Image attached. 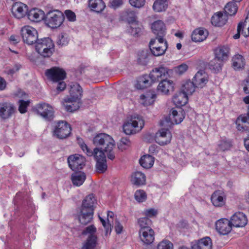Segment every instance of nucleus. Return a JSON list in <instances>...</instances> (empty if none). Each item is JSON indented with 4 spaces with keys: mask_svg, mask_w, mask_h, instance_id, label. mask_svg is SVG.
<instances>
[{
    "mask_svg": "<svg viewBox=\"0 0 249 249\" xmlns=\"http://www.w3.org/2000/svg\"><path fill=\"white\" fill-rule=\"evenodd\" d=\"M95 203L96 200L93 194H90L84 198L77 213L78 220L81 224L86 225L91 221Z\"/></svg>",
    "mask_w": 249,
    "mask_h": 249,
    "instance_id": "nucleus-1",
    "label": "nucleus"
},
{
    "mask_svg": "<svg viewBox=\"0 0 249 249\" xmlns=\"http://www.w3.org/2000/svg\"><path fill=\"white\" fill-rule=\"evenodd\" d=\"M35 49L42 57H49L54 51V45L49 37L40 38L36 43Z\"/></svg>",
    "mask_w": 249,
    "mask_h": 249,
    "instance_id": "nucleus-2",
    "label": "nucleus"
},
{
    "mask_svg": "<svg viewBox=\"0 0 249 249\" xmlns=\"http://www.w3.org/2000/svg\"><path fill=\"white\" fill-rule=\"evenodd\" d=\"M84 152H86L88 156H94L96 160V167L99 173H104L107 168L106 156L103 151L100 150L98 148H95L92 152L87 146V148L82 149Z\"/></svg>",
    "mask_w": 249,
    "mask_h": 249,
    "instance_id": "nucleus-3",
    "label": "nucleus"
},
{
    "mask_svg": "<svg viewBox=\"0 0 249 249\" xmlns=\"http://www.w3.org/2000/svg\"><path fill=\"white\" fill-rule=\"evenodd\" d=\"M184 117V112L181 108H179L178 110L172 108L169 116L161 120L160 124L162 126L172 127L173 125L178 124L182 122Z\"/></svg>",
    "mask_w": 249,
    "mask_h": 249,
    "instance_id": "nucleus-4",
    "label": "nucleus"
},
{
    "mask_svg": "<svg viewBox=\"0 0 249 249\" xmlns=\"http://www.w3.org/2000/svg\"><path fill=\"white\" fill-rule=\"evenodd\" d=\"M64 17L59 10H51L45 15V22L46 25L52 28L59 27L63 22Z\"/></svg>",
    "mask_w": 249,
    "mask_h": 249,
    "instance_id": "nucleus-5",
    "label": "nucleus"
},
{
    "mask_svg": "<svg viewBox=\"0 0 249 249\" xmlns=\"http://www.w3.org/2000/svg\"><path fill=\"white\" fill-rule=\"evenodd\" d=\"M149 48L152 54L155 56H159L164 54L167 49V42L161 37L152 38L149 44Z\"/></svg>",
    "mask_w": 249,
    "mask_h": 249,
    "instance_id": "nucleus-6",
    "label": "nucleus"
},
{
    "mask_svg": "<svg viewBox=\"0 0 249 249\" xmlns=\"http://www.w3.org/2000/svg\"><path fill=\"white\" fill-rule=\"evenodd\" d=\"M20 33L23 42L28 45L36 43L38 39L37 31L30 26L25 25L22 27Z\"/></svg>",
    "mask_w": 249,
    "mask_h": 249,
    "instance_id": "nucleus-7",
    "label": "nucleus"
},
{
    "mask_svg": "<svg viewBox=\"0 0 249 249\" xmlns=\"http://www.w3.org/2000/svg\"><path fill=\"white\" fill-rule=\"evenodd\" d=\"M35 109L37 114L46 121H50L54 118V109L48 104L39 103L36 105Z\"/></svg>",
    "mask_w": 249,
    "mask_h": 249,
    "instance_id": "nucleus-8",
    "label": "nucleus"
},
{
    "mask_svg": "<svg viewBox=\"0 0 249 249\" xmlns=\"http://www.w3.org/2000/svg\"><path fill=\"white\" fill-rule=\"evenodd\" d=\"M171 71L167 68L160 67L156 68L150 73L149 77L151 82H157L168 79Z\"/></svg>",
    "mask_w": 249,
    "mask_h": 249,
    "instance_id": "nucleus-9",
    "label": "nucleus"
},
{
    "mask_svg": "<svg viewBox=\"0 0 249 249\" xmlns=\"http://www.w3.org/2000/svg\"><path fill=\"white\" fill-rule=\"evenodd\" d=\"M167 126H163L156 134L155 141L160 145H164L170 142L172 136L169 128Z\"/></svg>",
    "mask_w": 249,
    "mask_h": 249,
    "instance_id": "nucleus-10",
    "label": "nucleus"
},
{
    "mask_svg": "<svg viewBox=\"0 0 249 249\" xmlns=\"http://www.w3.org/2000/svg\"><path fill=\"white\" fill-rule=\"evenodd\" d=\"M71 128L66 122L59 121L53 131L54 135L58 138L63 139L67 138L71 134Z\"/></svg>",
    "mask_w": 249,
    "mask_h": 249,
    "instance_id": "nucleus-11",
    "label": "nucleus"
},
{
    "mask_svg": "<svg viewBox=\"0 0 249 249\" xmlns=\"http://www.w3.org/2000/svg\"><path fill=\"white\" fill-rule=\"evenodd\" d=\"M67 160L69 167L73 171L81 169L85 165V159L79 154L70 155Z\"/></svg>",
    "mask_w": 249,
    "mask_h": 249,
    "instance_id": "nucleus-12",
    "label": "nucleus"
},
{
    "mask_svg": "<svg viewBox=\"0 0 249 249\" xmlns=\"http://www.w3.org/2000/svg\"><path fill=\"white\" fill-rule=\"evenodd\" d=\"M45 75L49 79L53 82H58L65 78L66 72L63 69L54 67L47 70Z\"/></svg>",
    "mask_w": 249,
    "mask_h": 249,
    "instance_id": "nucleus-13",
    "label": "nucleus"
},
{
    "mask_svg": "<svg viewBox=\"0 0 249 249\" xmlns=\"http://www.w3.org/2000/svg\"><path fill=\"white\" fill-rule=\"evenodd\" d=\"M16 112L15 106L10 102L0 103V117L3 119H8Z\"/></svg>",
    "mask_w": 249,
    "mask_h": 249,
    "instance_id": "nucleus-14",
    "label": "nucleus"
},
{
    "mask_svg": "<svg viewBox=\"0 0 249 249\" xmlns=\"http://www.w3.org/2000/svg\"><path fill=\"white\" fill-rule=\"evenodd\" d=\"M215 229L219 233H229L232 230V225L230 220L226 218H221L215 222Z\"/></svg>",
    "mask_w": 249,
    "mask_h": 249,
    "instance_id": "nucleus-15",
    "label": "nucleus"
},
{
    "mask_svg": "<svg viewBox=\"0 0 249 249\" xmlns=\"http://www.w3.org/2000/svg\"><path fill=\"white\" fill-rule=\"evenodd\" d=\"M27 6L21 2H15L12 7L13 16L18 19L23 18L27 14Z\"/></svg>",
    "mask_w": 249,
    "mask_h": 249,
    "instance_id": "nucleus-16",
    "label": "nucleus"
},
{
    "mask_svg": "<svg viewBox=\"0 0 249 249\" xmlns=\"http://www.w3.org/2000/svg\"><path fill=\"white\" fill-rule=\"evenodd\" d=\"M230 221L233 227H244L247 225L248 220L244 213L237 212L231 217Z\"/></svg>",
    "mask_w": 249,
    "mask_h": 249,
    "instance_id": "nucleus-17",
    "label": "nucleus"
},
{
    "mask_svg": "<svg viewBox=\"0 0 249 249\" xmlns=\"http://www.w3.org/2000/svg\"><path fill=\"white\" fill-rule=\"evenodd\" d=\"M192 249H211L212 243L209 237H205L198 240H195L191 242Z\"/></svg>",
    "mask_w": 249,
    "mask_h": 249,
    "instance_id": "nucleus-18",
    "label": "nucleus"
},
{
    "mask_svg": "<svg viewBox=\"0 0 249 249\" xmlns=\"http://www.w3.org/2000/svg\"><path fill=\"white\" fill-rule=\"evenodd\" d=\"M153 33L156 36V38L164 37L166 34V29L164 23L161 20H157L153 22L151 27Z\"/></svg>",
    "mask_w": 249,
    "mask_h": 249,
    "instance_id": "nucleus-19",
    "label": "nucleus"
},
{
    "mask_svg": "<svg viewBox=\"0 0 249 249\" xmlns=\"http://www.w3.org/2000/svg\"><path fill=\"white\" fill-rule=\"evenodd\" d=\"M138 224L140 227L139 233H154L151 228L152 221L147 217H142L138 219Z\"/></svg>",
    "mask_w": 249,
    "mask_h": 249,
    "instance_id": "nucleus-20",
    "label": "nucleus"
},
{
    "mask_svg": "<svg viewBox=\"0 0 249 249\" xmlns=\"http://www.w3.org/2000/svg\"><path fill=\"white\" fill-rule=\"evenodd\" d=\"M174 84L173 81L168 79L160 82L157 90L162 94L168 95L174 90Z\"/></svg>",
    "mask_w": 249,
    "mask_h": 249,
    "instance_id": "nucleus-21",
    "label": "nucleus"
},
{
    "mask_svg": "<svg viewBox=\"0 0 249 249\" xmlns=\"http://www.w3.org/2000/svg\"><path fill=\"white\" fill-rule=\"evenodd\" d=\"M193 82L196 88H202L208 82V75L204 71H199L195 74Z\"/></svg>",
    "mask_w": 249,
    "mask_h": 249,
    "instance_id": "nucleus-22",
    "label": "nucleus"
},
{
    "mask_svg": "<svg viewBox=\"0 0 249 249\" xmlns=\"http://www.w3.org/2000/svg\"><path fill=\"white\" fill-rule=\"evenodd\" d=\"M237 33L234 36L235 39H238L240 37L241 33L245 36H249V18L247 17L244 22H240L237 26Z\"/></svg>",
    "mask_w": 249,
    "mask_h": 249,
    "instance_id": "nucleus-23",
    "label": "nucleus"
},
{
    "mask_svg": "<svg viewBox=\"0 0 249 249\" xmlns=\"http://www.w3.org/2000/svg\"><path fill=\"white\" fill-rule=\"evenodd\" d=\"M228 17L226 13L222 12L215 13L211 18L212 24L217 27L224 25L228 21Z\"/></svg>",
    "mask_w": 249,
    "mask_h": 249,
    "instance_id": "nucleus-24",
    "label": "nucleus"
},
{
    "mask_svg": "<svg viewBox=\"0 0 249 249\" xmlns=\"http://www.w3.org/2000/svg\"><path fill=\"white\" fill-rule=\"evenodd\" d=\"M28 19L33 22H39L44 19L45 15L44 12L38 8L31 9L27 14Z\"/></svg>",
    "mask_w": 249,
    "mask_h": 249,
    "instance_id": "nucleus-25",
    "label": "nucleus"
},
{
    "mask_svg": "<svg viewBox=\"0 0 249 249\" xmlns=\"http://www.w3.org/2000/svg\"><path fill=\"white\" fill-rule=\"evenodd\" d=\"M80 100L67 97L64 99L63 106L67 111L73 112L79 108Z\"/></svg>",
    "mask_w": 249,
    "mask_h": 249,
    "instance_id": "nucleus-26",
    "label": "nucleus"
},
{
    "mask_svg": "<svg viewBox=\"0 0 249 249\" xmlns=\"http://www.w3.org/2000/svg\"><path fill=\"white\" fill-rule=\"evenodd\" d=\"M89 7L91 11L101 13L105 9L106 4L103 0H89Z\"/></svg>",
    "mask_w": 249,
    "mask_h": 249,
    "instance_id": "nucleus-27",
    "label": "nucleus"
},
{
    "mask_svg": "<svg viewBox=\"0 0 249 249\" xmlns=\"http://www.w3.org/2000/svg\"><path fill=\"white\" fill-rule=\"evenodd\" d=\"M82 93V89L79 84L77 83H71L70 84V95L69 97L81 100Z\"/></svg>",
    "mask_w": 249,
    "mask_h": 249,
    "instance_id": "nucleus-28",
    "label": "nucleus"
},
{
    "mask_svg": "<svg viewBox=\"0 0 249 249\" xmlns=\"http://www.w3.org/2000/svg\"><path fill=\"white\" fill-rule=\"evenodd\" d=\"M129 121L137 132L140 131L144 126V120L141 116L138 114L131 116Z\"/></svg>",
    "mask_w": 249,
    "mask_h": 249,
    "instance_id": "nucleus-29",
    "label": "nucleus"
},
{
    "mask_svg": "<svg viewBox=\"0 0 249 249\" xmlns=\"http://www.w3.org/2000/svg\"><path fill=\"white\" fill-rule=\"evenodd\" d=\"M208 33L206 30L198 28L195 30L192 34V40L194 42H201L206 39Z\"/></svg>",
    "mask_w": 249,
    "mask_h": 249,
    "instance_id": "nucleus-30",
    "label": "nucleus"
},
{
    "mask_svg": "<svg viewBox=\"0 0 249 249\" xmlns=\"http://www.w3.org/2000/svg\"><path fill=\"white\" fill-rule=\"evenodd\" d=\"M188 95L185 93L179 91L176 93L173 98V101L177 107L184 106L188 101Z\"/></svg>",
    "mask_w": 249,
    "mask_h": 249,
    "instance_id": "nucleus-31",
    "label": "nucleus"
},
{
    "mask_svg": "<svg viewBox=\"0 0 249 249\" xmlns=\"http://www.w3.org/2000/svg\"><path fill=\"white\" fill-rule=\"evenodd\" d=\"M131 181L135 185H142L145 184L146 177L143 173L136 171L132 174Z\"/></svg>",
    "mask_w": 249,
    "mask_h": 249,
    "instance_id": "nucleus-32",
    "label": "nucleus"
},
{
    "mask_svg": "<svg viewBox=\"0 0 249 249\" xmlns=\"http://www.w3.org/2000/svg\"><path fill=\"white\" fill-rule=\"evenodd\" d=\"M229 53V48L224 46H219L214 50V54L215 58L220 61H224L228 58Z\"/></svg>",
    "mask_w": 249,
    "mask_h": 249,
    "instance_id": "nucleus-33",
    "label": "nucleus"
},
{
    "mask_svg": "<svg viewBox=\"0 0 249 249\" xmlns=\"http://www.w3.org/2000/svg\"><path fill=\"white\" fill-rule=\"evenodd\" d=\"M211 201L213 205L216 207H221L225 204L224 195L220 191L215 192L211 196Z\"/></svg>",
    "mask_w": 249,
    "mask_h": 249,
    "instance_id": "nucleus-34",
    "label": "nucleus"
},
{
    "mask_svg": "<svg viewBox=\"0 0 249 249\" xmlns=\"http://www.w3.org/2000/svg\"><path fill=\"white\" fill-rule=\"evenodd\" d=\"M156 98V94L154 91H148L140 96V103L144 106L152 104Z\"/></svg>",
    "mask_w": 249,
    "mask_h": 249,
    "instance_id": "nucleus-35",
    "label": "nucleus"
},
{
    "mask_svg": "<svg viewBox=\"0 0 249 249\" xmlns=\"http://www.w3.org/2000/svg\"><path fill=\"white\" fill-rule=\"evenodd\" d=\"M97 243L96 234H89L83 244L82 249H95Z\"/></svg>",
    "mask_w": 249,
    "mask_h": 249,
    "instance_id": "nucleus-36",
    "label": "nucleus"
},
{
    "mask_svg": "<svg viewBox=\"0 0 249 249\" xmlns=\"http://www.w3.org/2000/svg\"><path fill=\"white\" fill-rule=\"evenodd\" d=\"M142 26L138 21H136L129 24L127 27V31L132 36H138L140 35Z\"/></svg>",
    "mask_w": 249,
    "mask_h": 249,
    "instance_id": "nucleus-37",
    "label": "nucleus"
},
{
    "mask_svg": "<svg viewBox=\"0 0 249 249\" xmlns=\"http://www.w3.org/2000/svg\"><path fill=\"white\" fill-rule=\"evenodd\" d=\"M139 163L143 168L149 169L154 164V158L149 155H143L139 160Z\"/></svg>",
    "mask_w": 249,
    "mask_h": 249,
    "instance_id": "nucleus-38",
    "label": "nucleus"
},
{
    "mask_svg": "<svg viewBox=\"0 0 249 249\" xmlns=\"http://www.w3.org/2000/svg\"><path fill=\"white\" fill-rule=\"evenodd\" d=\"M122 20L128 23L129 24L137 21L136 13L131 10L124 11L121 16Z\"/></svg>",
    "mask_w": 249,
    "mask_h": 249,
    "instance_id": "nucleus-39",
    "label": "nucleus"
},
{
    "mask_svg": "<svg viewBox=\"0 0 249 249\" xmlns=\"http://www.w3.org/2000/svg\"><path fill=\"white\" fill-rule=\"evenodd\" d=\"M86 178V176L85 174L81 172L73 173L71 177L73 185L77 186H80L82 185Z\"/></svg>",
    "mask_w": 249,
    "mask_h": 249,
    "instance_id": "nucleus-40",
    "label": "nucleus"
},
{
    "mask_svg": "<svg viewBox=\"0 0 249 249\" xmlns=\"http://www.w3.org/2000/svg\"><path fill=\"white\" fill-rule=\"evenodd\" d=\"M195 88L196 87L193 81L187 80L182 83L181 91L185 93L187 95H191L195 91Z\"/></svg>",
    "mask_w": 249,
    "mask_h": 249,
    "instance_id": "nucleus-41",
    "label": "nucleus"
},
{
    "mask_svg": "<svg viewBox=\"0 0 249 249\" xmlns=\"http://www.w3.org/2000/svg\"><path fill=\"white\" fill-rule=\"evenodd\" d=\"M151 55L149 54L147 51H142L138 53V63L141 65H146L149 62Z\"/></svg>",
    "mask_w": 249,
    "mask_h": 249,
    "instance_id": "nucleus-42",
    "label": "nucleus"
},
{
    "mask_svg": "<svg viewBox=\"0 0 249 249\" xmlns=\"http://www.w3.org/2000/svg\"><path fill=\"white\" fill-rule=\"evenodd\" d=\"M232 66L235 70L242 69L245 65L244 59L240 54H236L232 57Z\"/></svg>",
    "mask_w": 249,
    "mask_h": 249,
    "instance_id": "nucleus-43",
    "label": "nucleus"
},
{
    "mask_svg": "<svg viewBox=\"0 0 249 249\" xmlns=\"http://www.w3.org/2000/svg\"><path fill=\"white\" fill-rule=\"evenodd\" d=\"M168 5V2L166 1L156 0L153 5V9L156 12H161L165 11Z\"/></svg>",
    "mask_w": 249,
    "mask_h": 249,
    "instance_id": "nucleus-44",
    "label": "nucleus"
},
{
    "mask_svg": "<svg viewBox=\"0 0 249 249\" xmlns=\"http://www.w3.org/2000/svg\"><path fill=\"white\" fill-rule=\"evenodd\" d=\"M238 10L237 4L233 2H229L225 6L224 13H226L227 15L232 16L235 15Z\"/></svg>",
    "mask_w": 249,
    "mask_h": 249,
    "instance_id": "nucleus-45",
    "label": "nucleus"
},
{
    "mask_svg": "<svg viewBox=\"0 0 249 249\" xmlns=\"http://www.w3.org/2000/svg\"><path fill=\"white\" fill-rule=\"evenodd\" d=\"M223 62L217 59V58H214L210 62L209 68L215 72L219 71L221 69Z\"/></svg>",
    "mask_w": 249,
    "mask_h": 249,
    "instance_id": "nucleus-46",
    "label": "nucleus"
},
{
    "mask_svg": "<svg viewBox=\"0 0 249 249\" xmlns=\"http://www.w3.org/2000/svg\"><path fill=\"white\" fill-rule=\"evenodd\" d=\"M109 138V135L105 133L97 135L93 139V143L96 145H103Z\"/></svg>",
    "mask_w": 249,
    "mask_h": 249,
    "instance_id": "nucleus-47",
    "label": "nucleus"
},
{
    "mask_svg": "<svg viewBox=\"0 0 249 249\" xmlns=\"http://www.w3.org/2000/svg\"><path fill=\"white\" fill-rule=\"evenodd\" d=\"M135 199L139 202H142L146 200L147 195L142 190H137L134 195Z\"/></svg>",
    "mask_w": 249,
    "mask_h": 249,
    "instance_id": "nucleus-48",
    "label": "nucleus"
},
{
    "mask_svg": "<svg viewBox=\"0 0 249 249\" xmlns=\"http://www.w3.org/2000/svg\"><path fill=\"white\" fill-rule=\"evenodd\" d=\"M30 103V100L24 101L19 100L18 102V111L21 114L25 113L27 112V108Z\"/></svg>",
    "mask_w": 249,
    "mask_h": 249,
    "instance_id": "nucleus-49",
    "label": "nucleus"
},
{
    "mask_svg": "<svg viewBox=\"0 0 249 249\" xmlns=\"http://www.w3.org/2000/svg\"><path fill=\"white\" fill-rule=\"evenodd\" d=\"M134 128V127L132 126L129 121L125 123L123 126L124 131L127 135H131L137 133Z\"/></svg>",
    "mask_w": 249,
    "mask_h": 249,
    "instance_id": "nucleus-50",
    "label": "nucleus"
},
{
    "mask_svg": "<svg viewBox=\"0 0 249 249\" xmlns=\"http://www.w3.org/2000/svg\"><path fill=\"white\" fill-rule=\"evenodd\" d=\"M154 234H140L141 240L145 244H151L154 240Z\"/></svg>",
    "mask_w": 249,
    "mask_h": 249,
    "instance_id": "nucleus-51",
    "label": "nucleus"
},
{
    "mask_svg": "<svg viewBox=\"0 0 249 249\" xmlns=\"http://www.w3.org/2000/svg\"><path fill=\"white\" fill-rule=\"evenodd\" d=\"M69 41L67 36L66 34H62L58 36L56 43L57 45L62 47L67 45L69 43Z\"/></svg>",
    "mask_w": 249,
    "mask_h": 249,
    "instance_id": "nucleus-52",
    "label": "nucleus"
},
{
    "mask_svg": "<svg viewBox=\"0 0 249 249\" xmlns=\"http://www.w3.org/2000/svg\"><path fill=\"white\" fill-rule=\"evenodd\" d=\"M142 213L145 217H153L156 216L158 214L157 210L154 208H150L144 210Z\"/></svg>",
    "mask_w": 249,
    "mask_h": 249,
    "instance_id": "nucleus-53",
    "label": "nucleus"
},
{
    "mask_svg": "<svg viewBox=\"0 0 249 249\" xmlns=\"http://www.w3.org/2000/svg\"><path fill=\"white\" fill-rule=\"evenodd\" d=\"M173 244L167 240H163L158 246V249H173Z\"/></svg>",
    "mask_w": 249,
    "mask_h": 249,
    "instance_id": "nucleus-54",
    "label": "nucleus"
},
{
    "mask_svg": "<svg viewBox=\"0 0 249 249\" xmlns=\"http://www.w3.org/2000/svg\"><path fill=\"white\" fill-rule=\"evenodd\" d=\"M188 69V66L186 64L183 63L176 67L174 69L175 71L178 75H182L185 73Z\"/></svg>",
    "mask_w": 249,
    "mask_h": 249,
    "instance_id": "nucleus-55",
    "label": "nucleus"
},
{
    "mask_svg": "<svg viewBox=\"0 0 249 249\" xmlns=\"http://www.w3.org/2000/svg\"><path fill=\"white\" fill-rule=\"evenodd\" d=\"M231 143L230 141L226 139H223L220 141L218 145L221 150L225 151L229 149L231 146Z\"/></svg>",
    "mask_w": 249,
    "mask_h": 249,
    "instance_id": "nucleus-56",
    "label": "nucleus"
},
{
    "mask_svg": "<svg viewBox=\"0 0 249 249\" xmlns=\"http://www.w3.org/2000/svg\"><path fill=\"white\" fill-rule=\"evenodd\" d=\"M129 3L132 6L139 8L144 5L145 0H129Z\"/></svg>",
    "mask_w": 249,
    "mask_h": 249,
    "instance_id": "nucleus-57",
    "label": "nucleus"
},
{
    "mask_svg": "<svg viewBox=\"0 0 249 249\" xmlns=\"http://www.w3.org/2000/svg\"><path fill=\"white\" fill-rule=\"evenodd\" d=\"M66 18L69 21H74L76 19V16L74 12L70 10H67L65 11Z\"/></svg>",
    "mask_w": 249,
    "mask_h": 249,
    "instance_id": "nucleus-58",
    "label": "nucleus"
},
{
    "mask_svg": "<svg viewBox=\"0 0 249 249\" xmlns=\"http://www.w3.org/2000/svg\"><path fill=\"white\" fill-rule=\"evenodd\" d=\"M96 231V228L93 225H90L86 227L84 230H83L81 233H95Z\"/></svg>",
    "mask_w": 249,
    "mask_h": 249,
    "instance_id": "nucleus-59",
    "label": "nucleus"
},
{
    "mask_svg": "<svg viewBox=\"0 0 249 249\" xmlns=\"http://www.w3.org/2000/svg\"><path fill=\"white\" fill-rule=\"evenodd\" d=\"M124 4V0H112L111 2V7L114 9L120 7Z\"/></svg>",
    "mask_w": 249,
    "mask_h": 249,
    "instance_id": "nucleus-60",
    "label": "nucleus"
},
{
    "mask_svg": "<svg viewBox=\"0 0 249 249\" xmlns=\"http://www.w3.org/2000/svg\"><path fill=\"white\" fill-rule=\"evenodd\" d=\"M21 68V65L20 64L18 63H16L14 65V67L10 69L9 70H8L7 73L8 74L13 75L15 72L19 70Z\"/></svg>",
    "mask_w": 249,
    "mask_h": 249,
    "instance_id": "nucleus-61",
    "label": "nucleus"
},
{
    "mask_svg": "<svg viewBox=\"0 0 249 249\" xmlns=\"http://www.w3.org/2000/svg\"><path fill=\"white\" fill-rule=\"evenodd\" d=\"M107 223L106 222V221L104 220V219L102 218L100 215H99V218L100 221L101 222L103 226H104V228L106 230V233H107V231L108 229V226L109 224V223H108V221H109V219H108L109 211L108 210L107 211Z\"/></svg>",
    "mask_w": 249,
    "mask_h": 249,
    "instance_id": "nucleus-62",
    "label": "nucleus"
},
{
    "mask_svg": "<svg viewBox=\"0 0 249 249\" xmlns=\"http://www.w3.org/2000/svg\"><path fill=\"white\" fill-rule=\"evenodd\" d=\"M113 224L114 225L115 231L117 233H121V232L123 231V226L120 224V223L117 219H115Z\"/></svg>",
    "mask_w": 249,
    "mask_h": 249,
    "instance_id": "nucleus-63",
    "label": "nucleus"
},
{
    "mask_svg": "<svg viewBox=\"0 0 249 249\" xmlns=\"http://www.w3.org/2000/svg\"><path fill=\"white\" fill-rule=\"evenodd\" d=\"M243 90L246 93H249V80H245L243 83Z\"/></svg>",
    "mask_w": 249,
    "mask_h": 249,
    "instance_id": "nucleus-64",
    "label": "nucleus"
}]
</instances>
